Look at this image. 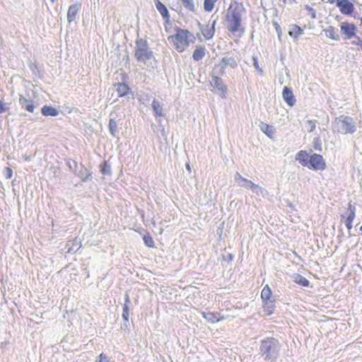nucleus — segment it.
Returning a JSON list of instances; mask_svg holds the SVG:
<instances>
[{"mask_svg": "<svg viewBox=\"0 0 362 362\" xmlns=\"http://www.w3.org/2000/svg\"><path fill=\"white\" fill-rule=\"evenodd\" d=\"M245 13V10L242 4L235 1L230 5L226 15L228 28L230 31L235 33L240 30L242 16Z\"/></svg>", "mask_w": 362, "mask_h": 362, "instance_id": "nucleus-1", "label": "nucleus"}, {"mask_svg": "<svg viewBox=\"0 0 362 362\" xmlns=\"http://www.w3.org/2000/svg\"><path fill=\"white\" fill-rule=\"evenodd\" d=\"M195 40L194 35L187 30L177 28L175 34L168 37L171 46L178 52H184Z\"/></svg>", "mask_w": 362, "mask_h": 362, "instance_id": "nucleus-2", "label": "nucleus"}, {"mask_svg": "<svg viewBox=\"0 0 362 362\" xmlns=\"http://www.w3.org/2000/svg\"><path fill=\"white\" fill-rule=\"evenodd\" d=\"M134 56L138 62L149 66L152 62H156L153 52L150 48L148 42L142 38H137L135 42Z\"/></svg>", "mask_w": 362, "mask_h": 362, "instance_id": "nucleus-3", "label": "nucleus"}, {"mask_svg": "<svg viewBox=\"0 0 362 362\" xmlns=\"http://www.w3.org/2000/svg\"><path fill=\"white\" fill-rule=\"evenodd\" d=\"M280 347L279 342L274 338L269 337L262 340L260 353L264 360L268 362H276Z\"/></svg>", "mask_w": 362, "mask_h": 362, "instance_id": "nucleus-4", "label": "nucleus"}, {"mask_svg": "<svg viewBox=\"0 0 362 362\" xmlns=\"http://www.w3.org/2000/svg\"><path fill=\"white\" fill-rule=\"evenodd\" d=\"M333 129L339 134H353L356 131V125L354 119L347 116H341L334 122Z\"/></svg>", "mask_w": 362, "mask_h": 362, "instance_id": "nucleus-5", "label": "nucleus"}, {"mask_svg": "<svg viewBox=\"0 0 362 362\" xmlns=\"http://www.w3.org/2000/svg\"><path fill=\"white\" fill-rule=\"evenodd\" d=\"M227 66L232 68H236L238 66V61L233 57H223L221 62L216 64L214 71L218 75H223L225 73V69Z\"/></svg>", "mask_w": 362, "mask_h": 362, "instance_id": "nucleus-6", "label": "nucleus"}, {"mask_svg": "<svg viewBox=\"0 0 362 362\" xmlns=\"http://www.w3.org/2000/svg\"><path fill=\"white\" fill-rule=\"evenodd\" d=\"M357 28L353 23L342 22L340 25V31L344 35V40H350L356 36Z\"/></svg>", "mask_w": 362, "mask_h": 362, "instance_id": "nucleus-7", "label": "nucleus"}, {"mask_svg": "<svg viewBox=\"0 0 362 362\" xmlns=\"http://www.w3.org/2000/svg\"><path fill=\"white\" fill-rule=\"evenodd\" d=\"M309 164L308 168L315 170H322L326 168L324 158L321 155L317 153H314L310 157Z\"/></svg>", "mask_w": 362, "mask_h": 362, "instance_id": "nucleus-8", "label": "nucleus"}, {"mask_svg": "<svg viewBox=\"0 0 362 362\" xmlns=\"http://www.w3.org/2000/svg\"><path fill=\"white\" fill-rule=\"evenodd\" d=\"M337 6L339 8L340 11L345 15H351L354 8L353 4L348 0H337Z\"/></svg>", "mask_w": 362, "mask_h": 362, "instance_id": "nucleus-9", "label": "nucleus"}, {"mask_svg": "<svg viewBox=\"0 0 362 362\" xmlns=\"http://www.w3.org/2000/svg\"><path fill=\"white\" fill-rule=\"evenodd\" d=\"M213 86L216 89L217 93H218L222 98L226 96L227 92V87L223 82L222 79L218 76H213Z\"/></svg>", "mask_w": 362, "mask_h": 362, "instance_id": "nucleus-10", "label": "nucleus"}, {"mask_svg": "<svg viewBox=\"0 0 362 362\" xmlns=\"http://www.w3.org/2000/svg\"><path fill=\"white\" fill-rule=\"evenodd\" d=\"M216 23V18L212 21L211 25H206L201 28L202 33L206 40H210L214 37Z\"/></svg>", "mask_w": 362, "mask_h": 362, "instance_id": "nucleus-11", "label": "nucleus"}, {"mask_svg": "<svg viewBox=\"0 0 362 362\" xmlns=\"http://www.w3.org/2000/svg\"><path fill=\"white\" fill-rule=\"evenodd\" d=\"M19 104L21 105L22 108L26 110L29 112H33L35 109V105L33 102L25 98L22 95H21L19 98Z\"/></svg>", "mask_w": 362, "mask_h": 362, "instance_id": "nucleus-12", "label": "nucleus"}, {"mask_svg": "<svg viewBox=\"0 0 362 362\" xmlns=\"http://www.w3.org/2000/svg\"><path fill=\"white\" fill-rule=\"evenodd\" d=\"M283 98L284 101L289 105L293 106L296 103L295 97L290 88L285 86L283 90Z\"/></svg>", "mask_w": 362, "mask_h": 362, "instance_id": "nucleus-13", "label": "nucleus"}, {"mask_svg": "<svg viewBox=\"0 0 362 362\" xmlns=\"http://www.w3.org/2000/svg\"><path fill=\"white\" fill-rule=\"evenodd\" d=\"M356 217V208L354 206L349 204V207L346 210V211L341 215V218L345 219V221H353Z\"/></svg>", "mask_w": 362, "mask_h": 362, "instance_id": "nucleus-14", "label": "nucleus"}, {"mask_svg": "<svg viewBox=\"0 0 362 362\" xmlns=\"http://www.w3.org/2000/svg\"><path fill=\"white\" fill-rule=\"evenodd\" d=\"M259 128L267 136L272 139L276 134V129L274 126L261 122Z\"/></svg>", "mask_w": 362, "mask_h": 362, "instance_id": "nucleus-15", "label": "nucleus"}, {"mask_svg": "<svg viewBox=\"0 0 362 362\" xmlns=\"http://www.w3.org/2000/svg\"><path fill=\"white\" fill-rule=\"evenodd\" d=\"M296 160H298L301 165L308 167L310 158L306 151H300L296 156Z\"/></svg>", "mask_w": 362, "mask_h": 362, "instance_id": "nucleus-16", "label": "nucleus"}, {"mask_svg": "<svg viewBox=\"0 0 362 362\" xmlns=\"http://www.w3.org/2000/svg\"><path fill=\"white\" fill-rule=\"evenodd\" d=\"M206 48L201 45H197L194 50L192 58L194 61H200L206 55Z\"/></svg>", "mask_w": 362, "mask_h": 362, "instance_id": "nucleus-17", "label": "nucleus"}, {"mask_svg": "<svg viewBox=\"0 0 362 362\" xmlns=\"http://www.w3.org/2000/svg\"><path fill=\"white\" fill-rule=\"evenodd\" d=\"M115 87L119 97L127 95L129 93H131L130 88L125 83H118L115 85Z\"/></svg>", "mask_w": 362, "mask_h": 362, "instance_id": "nucleus-18", "label": "nucleus"}, {"mask_svg": "<svg viewBox=\"0 0 362 362\" xmlns=\"http://www.w3.org/2000/svg\"><path fill=\"white\" fill-rule=\"evenodd\" d=\"M42 114L45 116H52L56 117L59 112V111L54 107L45 105L42 107Z\"/></svg>", "mask_w": 362, "mask_h": 362, "instance_id": "nucleus-19", "label": "nucleus"}, {"mask_svg": "<svg viewBox=\"0 0 362 362\" xmlns=\"http://www.w3.org/2000/svg\"><path fill=\"white\" fill-rule=\"evenodd\" d=\"M202 316L208 322L211 323L219 322L221 320L223 319V317H220V314L214 313H202Z\"/></svg>", "mask_w": 362, "mask_h": 362, "instance_id": "nucleus-20", "label": "nucleus"}, {"mask_svg": "<svg viewBox=\"0 0 362 362\" xmlns=\"http://www.w3.org/2000/svg\"><path fill=\"white\" fill-rule=\"evenodd\" d=\"M325 35L327 37H329L330 39L334 40H339V35L338 34V30L332 26H329L325 30Z\"/></svg>", "mask_w": 362, "mask_h": 362, "instance_id": "nucleus-21", "label": "nucleus"}, {"mask_svg": "<svg viewBox=\"0 0 362 362\" xmlns=\"http://www.w3.org/2000/svg\"><path fill=\"white\" fill-rule=\"evenodd\" d=\"M78 11V6L77 5H71L69 6L67 13V20L69 23L75 20Z\"/></svg>", "mask_w": 362, "mask_h": 362, "instance_id": "nucleus-22", "label": "nucleus"}, {"mask_svg": "<svg viewBox=\"0 0 362 362\" xmlns=\"http://www.w3.org/2000/svg\"><path fill=\"white\" fill-rule=\"evenodd\" d=\"M288 34L290 36L294 37L295 39H298L300 35L303 34V31L299 26L293 25L291 26Z\"/></svg>", "mask_w": 362, "mask_h": 362, "instance_id": "nucleus-23", "label": "nucleus"}, {"mask_svg": "<svg viewBox=\"0 0 362 362\" xmlns=\"http://www.w3.org/2000/svg\"><path fill=\"white\" fill-rule=\"evenodd\" d=\"M293 280L295 283L303 286H308L309 285V281L299 274H294Z\"/></svg>", "mask_w": 362, "mask_h": 362, "instance_id": "nucleus-24", "label": "nucleus"}, {"mask_svg": "<svg viewBox=\"0 0 362 362\" xmlns=\"http://www.w3.org/2000/svg\"><path fill=\"white\" fill-rule=\"evenodd\" d=\"M152 107L156 116H163V105L158 101L154 100L152 103Z\"/></svg>", "mask_w": 362, "mask_h": 362, "instance_id": "nucleus-25", "label": "nucleus"}, {"mask_svg": "<svg viewBox=\"0 0 362 362\" xmlns=\"http://www.w3.org/2000/svg\"><path fill=\"white\" fill-rule=\"evenodd\" d=\"M156 7L157 10L159 11V13H160V15L164 18L169 17L168 10L167 7L163 4H162L160 1H158V2L156 4Z\"/></svg>", "mask_w": 362, "mask_h": 362, "instance_id": "nucleus-26", "label": "nucleus"}, {"mask_svg": "<svg viewBox=\"0 0 362 362\" xmlns=\"http://www.w3.org/2000/svg\"><path fill=\"white\" fill-rule=\"evenodd\" d=\"M272 290L268 285H266L261 293V298L262 301L271 300L270 298L272 296Z\"/></svg>", "mask_w": 362, "mask_h": 362, "instance_id": "nucleus-27", "label": "nucleus"}, {"mask_svg": "<svg viewBox=\"0 0 362 362\" xmlns=\"http://www.w3.org/2000/svg\"><path fill=\"white\" fill-rule=\"evenodd\" d=\"M264 310L267 313V315H271L274 312V303L272 300L263 301Z\"/></svg>", "mask_w": 362, "mask_h": 362, "instance_id": "nucleus-28", "label": "nucleus"}, {"mask_svg": "<svg viewBox=\"0 0 362 362\" xmlns=\"http://www.w3.org/2000/svg\"><path fill=\"white\" fill-rule=\"evenodd\" d=\"M109 129L111 134L114 136H116L117 133V124L115 119L111 118L109 121Z\"/></svg>", "mask_w": 362, "mask_h": 362, "instance_id": "nucleus-29", "label": "nucleus"}, {"mask_svg": "<svg viewBox=\"0 0 362 362\" xmlns=\"http://www.w3.org/2000/svg\"><path fill=\"white\" fill-rule=\"evenodd\" d=\"M218 0H204V8L207 12H211L215 6V3Z\"/></svg>", "mask_w": 362, "mask_h": 362, "instance_id": "nucleus-30", "label": "nucleus"}, {"mask_svg": "<svg viewBox=\"0 0 362 362\" xmlns=\"http://www.w3.org/2000/svg\"><path fill=\"white\" fill-rule=\"evenodd\" d=\"M252 191L256 194L258 197H264L266 194V190L262 188V187H259L257 185H255V186L252 185Z\"/></svg>", "mask_w": 362, "mask_h": 362, "instance_id": "nucleus-31", "label": "nucleus"}, {"mask_svg": "<svg viewBox=\"0 0 362 362\" xmlns=\"http://www.w3.org/2000/svg\"><path fill=\"white\" fill-rule=\"evenodd\" d=\"M183 6L190 11H194L195 6L193 0H181Z\"/></svg>", "mask_w": 362, "mask_h": 362, "instance_id": "nucleus-32", "label": "nucleus"}, {"mask_svg": "<svg viewBox=\"0 0 362 362\" xmlns=\"http://www.w3.org/2000/svg\"><path fill=\"white\" fill-rule=\"evenodd\" d=\"M143 239L146 246L149 247H152L154 246V241L150 235H146L144 236Z\"/></svg>", "mask_w": 362, "mask_h": 362, "instance_id": "nucleus-33", "label": "nucleus"}, {"mask_svg": "<svg viewBox=\"0 0 362 362\" xmlns=\"http://www.w3.org/2000/svg\"><path fill=\"white\" fill-rule=\"evenodd\" d=\"M122 317L124 320L129 321V305H124L123 306V310H122Z\"/></svg>", "mask_w": 362, "mask_h": 362, "instance_id": "nucleus-34", "label": "nucleus"}, {"mask_svg": "<svg viewBox=\"0 0 362 362\" xmlns=\"http://www.w3.org/2000/svg\"><path fill=\"white\" fill-rule=\"evenodd\" d=\"M256 184L252 182L251 180L245 178L243 184H241L240 186L247 189H252V185L255 186Z\"/></svg>", "mask_w": 362, "mask_h": 362, "instance_id": "nucleus-35", "label": "nucleus"}, {"mask_svg": "<svg viewBox=\"0 0 362 362\" xmlns=\"http://www.w3.org/2000/svg\"><path fill=\"white\" fill-rule=\"evenodd\" d=\"M252 59L254 61V63H253V65L255 68V69L261 74L262 75L263 74V70L259 67V64H258V61H257V57L256 56H253L252 57Z\"/></svg>", "mask_w": 362, "mask_h": 362, "instance_id": "nucleus-36", "label": "nucleus"}, {"mask_svg": "<svg viewBox=\"0 0 362 362\" xmlns=\"http://www.w3.org/2000/svg\"><path fill=\"white\" fill-rule=\"evenodd\" d=\"M305 8L308 11V15H310L313 19L316 18V12L312 7L306 5L305 6Z\"/></svg>", "mask_w": 362, "mask_h": 362, "instance_id": "nucleus-37", "label": "nucleus"}, {"mask_svg": "<svg viewBox=\"0 0 362 362\" xmlns=\"http://www.w3.org/2000/svg\"><path fill=\"white\" fill-rule=\"evenodd\" d=\"M4 174L6 179H10L13 175V170L9 167H6L4 170Z\"/></svg>", "mask_w": 362, "mask_h": 362, "instance_id": "nucleus-38", "label": "nucleus"}, {"mask_svg": "<svg viewBox=\"0 0 362 362\" xmlns=\"http://www.w3.org/2000/svg\"><path fill=\"white\" fill-rule=\"evenodd\" d=\"M234 179H235V182H238L240 185H241L240 182H243L245 180V178L243 177L238 172L235 173Z\"/></svg>", "mask_w": 362, "mask_h": 362, "instance_id": "nucleus-39", "label": "nucleus"}, {"mask_svg": "<svg viewBox=\"0 0 362 362\" xmlns=\"http://www.w3.org/2000/svg\"><path fill=\"white\" fill-rule=\"evenodd\" d=\"M67 165H69V168L74 171L75 174H76V168H77V163L74 160L73 161H68Z\"/></svg>", "mask_w": 362, "mask_h": 362, "instance_id": "nucleus-40", "label": "nucleus"}, {"mask_svg": "<svg viewBox=\"0 0 362 362\" xmlns=\"http://www.w3.org/2000/svg\"><path fill=\"white\" fill-rule=\"evenodd\" d=\"M95 362H110L108 357L105 354H100L99 358Z\"/></svg>", "mask_w": 362, "mask_h": 362, "instance_id": "nucleus-41", "label": "nucleus"}, {"mask_svg": "<svg viewBox=\"0 0 362 362\" xmlns=\"http://www.w3.org/2000/svg\"><path fill=\"white\" fill-rule=\"evenodd\" d=\"M76 175L80 177L83 181H86L91 178V175L90 173H88L86 175H84L83 173L80 172L78 173H76Z\"/></svg>", "mask_w": 362, "mask_h": 362, "instance_id": "nucleus-42", "label": "nucleus"}, {"mask_svg": "<svg viewBox=\"0 0 362 362\" xmlns=\"http://www.w3.org/2000/svg\"><path fill=\"white\" fill-rule=\"evenodd\" d=\"M308 132H312L315 129V124L312 120H308Z\"/></svg>", "mask_w": 362, "mask_h": 362, "instance_id": "nucleus-43", "label": "nucleus"}, {"mask_svg": "<svg viewBox=\"0 0 362 362\" xmlns=\"http://www.w3.org/2000/svg\"><path fill=\"white\" fill-rule=\"evenodd\" d=\"M101 171L103 174L110 173V166L106 163H104V166L102 168Z\"/></svg>", "mask_w": 362, "mask_h": 362, "instance_id": "nucleus-44", "label": "nucleus"}, {"mask_svg": "<svg viewBox=\"0 0 362 362\" xmlns=\"http://www.w3.org/2000/svg\"><path fill=\"white\" fill-rule=\"evenodd\" d=\"M8 109L7 105L0 101V114L6 112Z\"/></svg>", "mask_w": 362, "mask_h": 362, "instance_id": "nucleus-45", "label": "nucleus"}, {"mask_svg": "<svg viewBox=\"0 0 362 362\" xmlns=\"http://www.w3.org/2000/svg\"><path fill=\"white\" fill-rule=\"evenodd\" d=\"M319 140L318 139H315V145H314V148L315 150H317V151H321L322 148H321V144L318 143Z\"/></svg>", "mask_w": 362, "mask_h": 362, "instance_id": "nucleus-46", "label": "nucleus"}, {"mask_svg": "<svg viewBox=\"0 0 362 362\" xmlns=\"http://www.w3.org/2000/svg\"><path fill=\"white\" fill-rule=\"evenodd\" d=\"M345 224H346V226L349 230V233L351 234V230L352 228V222L351 221H345Z\"/></svg>", "mask_w": 362, "mask_h": 362, "instance_id": "nucleus-47", "label": "nucleus"}, {"mask_svg": "<svg viewBox=\"0 0 362 362\" xmlns=\"http://www.w3.org/2000/svg\"><path fill=\"white\" fill-rule=\"evenodd\" d=\"M130 303V298H129V296L127 293H126L125 295V299H124V305H129Z\"/></svg>", "mask_w": 362, "mask_h": 362, "instance_id": "nucleus-48", "label": "nucleus"}, {"mask_svg": "<svg viewBox=\"0 0 362 362\" xmlns=\"http://www.w3.org/2000/svg\"><path fill=\"white\" fill-rule=\"evenodd\" d=\"M357 45H359L362 49V40L359 37H357Z\"/></svg>", "mask_w": 362, "mask_h": 362, "instance_id": "nucleus-49", "label": "nucleus"}, {"mask_svg": "<svg viewBox=\"0 0 362 362\" xmlns=\"http://www.w3.org/2000/svg\"><path fill=\"white\" fill-rule=\"evenodd\" d=\"M351 44L357 45V37H356V40H354L351 42Z\"/></svg>", "mask_w": 362, "mask_h": 362, "instance_id": "nucleus-50", "label": "nucleus"}, {"mask_svg": "<svg viewBox=\"0 0 362 362\" xmlns=\"http://www.w3.org/2000/svg\"><path fill=\"white\" fill-rule=\"evenodd\" d=\"M186 168L187 169V170H189V172L191 171V168H190V165L189 163H187L186 165Z\"/></svg>", "mask_w": 362, "mask_h": 362, "instance_id": "nucleus-51", "label": "nucleus"}, {"mask_svg": "<svg viewBox=\"0 0 362 362\" xmlns=\"http://www.w3.org/2000/svg\"><path fill=\"white\" fill-rule=\"evenodd\" d=\"M55 0H51L52 3H54Z\"/></svg>", "mask_w": 362, "mask_h": 362, "instance_id": "nucleus-52", "label": "nucleus"}, {"mask_svg": "<svg viewBox=\"0 0 362 362\" xmlns=\"http://www.w3.org/2000/svg\"><path fill=\"white\" fill-rule=\"evenodd\" d=\"M361 23H362V17L361 18Z\"/></svg>", "mask_w": 362, "mask_h": 362, "instance_id": "nucleus-53", "label": "nucleus"}, {"mask_svg": "<svg viewBox=\"0 0 362 362\" xmlns=\"http://www.w3.org/2000/svg\"><path fill=\"white\" fill-rule=\"evenodd\" d=\"M360 229H361V230H362V225H361V228H360Z\"/></svg>", "mask_w": 362, "mask_h": 362, "instance_id": "nucleus-54", "label": "nucleus"}, {"mask_svg": "<svg viewBox=\"0 0 362 362\" xmlns=\"http://www.w3.org/2000/svg\"><path fill=\"white\" fill-rule=\"evenodd\" d=\"M286 0H284V2L285 3Z\"/></svg>", "mask_w": 362, "mask_h": 362, "instance_id": "nucleus-55", "label": "nucleus"}]
</instances>
